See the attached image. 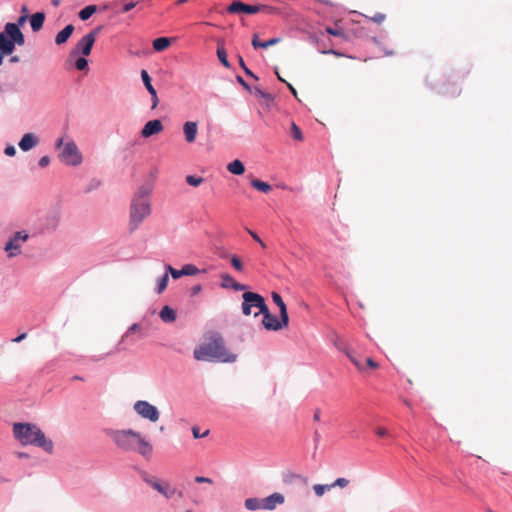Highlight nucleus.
Listing matches in <instances>:
<instances>
[{
    "mask_svg": "<svg viewBox=\"0 0 512 512\" xmlns=\"http://www.w3.org/2000/svg\"><path fill=\"white\" fill-rule=\"evenodd\" d=\"M109 436L114 444L124 451L137 452L146 459L152 455V444L139 432L132 429L112 430Z\"/></svg>",
    "mask_w": 512,
    "mask_h": 512,
    "instance_id": "obj_1",
    "label": "nucleus"
},
{
    "mask_svg": "<svg viewBox=\"0 0 512 512\" xmlns=\"http://www.w3.org/2000/svg\"><path fill=\"white\" fill-rule=\"evenodd\" d=\"M194 358L198 361H217V362H234L236 355L227 351L223 338L216 334L213 335L209 342L203 343L193 352Z\"/></svg>",
    "mask_w": 512,
    "mask_h": 512,
    "instance_id": "obj_2",
    "label": "nucleus"
},
{
    "mask_svg": "<svg viewBox=\"0 0 512 512\" xmlns=\"http://www.w3.org/2000/svg\"><path fill=\"white\" fill-rule=\"evenodd\" d=\"M151 192L152 187L150 185H142L137 189L130 206V232L136 231L144 219L151 214V203L149 199Z\"/></svg>",
    "mask_w": 512,
    "mask_h": 512,
    "instance_id": "obj_3",
    "label": "nucleus"
},
{
    "mask_svg": "<svg viewBox=\"0 0 512 512\" xmlns=\"http://www.w3.org/2000/svg\"><path fill=\"white\" fill-rule=\"evenodd\" d=\"M13 433L22 445H35L47 453H52L53 442L45 437L44 433L34 424L15 423Z\"/></svg>",
    "mask_w": 512,
    "mask_h": 512,
    "instance_id": "obj_4",
    "label": "nucleus"
},
{
    "mask_svg": "<svg viewBox=\"0 0 512 512\" xmlns=\"http://www.w3.org/2000/svg\"><path fill=\"white\" fill-rule=\"evenodd\" d=\"M25 38L17 24L6 23L4 32H0V51L4 55H10L15 49V45L22 46Z\"/></svg>",
    "mask_w": 512,
    "mask_h": 512,
    "instance_id": "obj_5",
    "label": "nucleus"
},
{
    "mask_svg": "<svg viewBox=\"0 0 512 512\" xmlns=\"http://www.w3.org/2000/svg\"><path fill=\"white\" fill-rule=\"evenodd\" d=\"M56 147H62V151L59 153L58 157L61 160V162H63L67 166L76 167L82 163V154L74 141L70 140L64 143L63 139L60 138L56 142Z\"/></svg>",
    "mask_w": 512,
    "mask_h": 512,
    "instance_id": "obj_6",
    "label": "nucleus"
},
{
    "mask_svg": "<svg viewBox=\"0 0 512 512\" xmlns=\"http://www.w3.org/2000/svg\"><path fill=\"white\" fill-rule=\"evenodd\" d=\"M242 312L244 315L258 316L263 310L266 309V303L264 298L254 292H244L242 295Z\"/></svg>",
    "mask_w": 512,
    "mask_h": 512,
    "instance_id": "obj_7",
    "label": "nucleus"
},
{
    "mask_svg": "<svg viewBox=\"0 0 512 512\" xmlns=\"http://www.w3.org/2000/svg\"><path fill=\"white\" fill-rule=\"evenodd\" d=\"M102 27L99 26L83 36L75 45L74 49L71 51V55L82 54L83 56H89L92 50V47L96 41L98 34L101 32Z\"/></svg>",
    "mask_w": 512,
    "mask_h": 512,
    "instance_id": "obj_8",
    "label": "nucleus"
},
{
    "mask_svg": "<svg viewBox=\"0 0 512 512\" xmlns=\"http://www.w3.org/2000/svg\"><path fill=\"white\" fill-rule=\"evenodd\" d=\"M135 412L144 419H148L151 422H157L159 420V411L156 406L150 404L147 401L139 400L134 404Z\"/></svg>",
    "mask_w": 512,
    "mask_h": 512,
    "instance_id": "obj_9",
    "label": "nucleus"
},
{
    "mask_svg": "<svg viewBox=\"0 0 512 512\" xmlns=\"http://www.w3.org/2000/svg\"><path fill=\"white\" fill-rule=\"evenodd\" d=\"M260 314L263 315L262 324L267 330L278 331L288 326V323H285L281 318L279 320L276 316L272 315L267 306Z\"/></svg>",
    "mask_w": 512,
    "mask_h": 512,
    "instance_id": "obj_10",
    "label": "nucleus"
},
{
    "mask_svg": "<svg viewBox=\"0 0 512 512\" xmlns=\"http://www.w3.org/2000/svg\"><path fill=\"white\" fill-rule=\"evenodd\" d=\"M227 12L231 14L236 13H247V14H256L259 13V8H257V5H249L245 4L240 0H234L228 7Z\"/></svg>",
    "mask_w": 512,
    "mask_h": 512,
    "instance_id": "obj_11",
    "label": "nucleus"
},
{
    "mask_svg": "<svg viewBox=\"0 0 512 512\" xmlns=\"http://www.w3.org/2000/svg\"><path fill=\"white\" fill-rule=\"evenodd\" d=\"M163 129L164 127L160 120H150L144 125L143 129L141 130V136L143 138H148L152 135L161 133Z\"/></svg>",
    "mask_w": 512,
    "mask_h": 512,
    "instance_id": "obj_12",
    "label": "nucleus"
},
{
    "mask_svg": "<svg viewBox=\"0 0 512 512\" xmlns=\"http://www.w3.org/2000/svg\"><path fill=\"white\" fill-rule=\"evenodd\" d=\"M140 331H141V326L139 324L134 323L133 325H131L128 328V330L126 331V333L122 336V338H121L120 342L118 343V345L116 346V348L114 350L107 352L106 355H112L116 352H120V351L124 350L125 347L122 346L123 344H125L126 342H133L130 339L131 334L140 332Z\"/></svg>",
    "mask_w": 512,
    "mask_h": 512,
    "instance_id": "obj_13",
    "label": "nucleus"
},
{
    "mask_svg": "<svg viewBox=\"0 0 512 512\" xmlns=\"http://www.w3.org/2000/svg\"><path fill=\"white\" fill-rule=\"evenodd\" d=\"M28 239V234L25 232H16L14 237L10 239L5 245V251L9 252V257H13L15 253L13 250L20 248L19 241L25 242Z\"/></svg>",
    "mask_w": 512,
    "mask_h": 512,
    "instance_id": "obj_14",
    "label": "nucleus"
},
{
    "mask_svg": "<svg viewBox=\"0 0 512 512\" xmlns=\"http://www.w3.org/2000/svg\"><path fill=\"white\" fill-rule=\"evenodd\" d=\"M144 480L159 493L164 495L166 498H171L175 494V489L171 488L169 484H161L153 478H144Z\"/></svg>",
    "mask_w": 512,
    "mask_h": 512,
    "instance_id": "obj_15",
    "label": "nucleus"
},
{
    "mask_svg": "<svg viewBox=\"0 0 512 512\" xmlns=\"http://www.w3.org/2000/svg\"><path fill=\"white\" fill-rule=\"evenodd\" d=\"M285 498L280 493H273L262 500V509L273 510L277 505L283 504Z\"/></svg>",
    "mask_w": 512,
    "mask_h": 512,
    "instance_id": "obj_16",
    "label": "nucleus"
},
{
    "mask_svg": "<svg viewBox=\"0 0 512 512\" xmlns=\"http://www.w3.org/2000/svg\"><path fill=\"white\" fill-rule=\"evenodd\" d=\"M183 133L187 143L195 142L198 133V123L194 121L185 122L183 125Z\"/></svg>",
    "mask_w": 512,
    "mask_h": 512,
    "instance_id": "obj_17",
    "label": "nucleus"
},
{
    "mask_svg": "<svg viewBox=\"0 0 512 512\" xmlns=\"http://www.w3.org/2000/svg\"><path fill=\"white\" fill-rule=\"evenodd\" d=\"M221 287L222 288H232L235 291H243L246 289V286L237 282L231 275L225 273L221 276Z\"/></svg>",
    "mask_w": 512,
    "mask_h": 512,
    "instance_id": "obj_18",
    "label": "nucleus"
},
{
    "mask_svg": "<svg viewBox=\"0 0 512 512\" xmlns=\"http://www.w3.org/2000/svg\"><path fill=\"white\" fill-rule=\"evenodd\" d=\"M39 143V139L32 133L23 135L19 142V147L22 151H29Z\"/></svg>",
    "mask_w": 512,
    "mask_h": 512,
    "instance_id": "obj_19",
    "label": "nucleus"
},
{
    "mask_svg": "<svg viewBox=\"0 0 512 512\" xmlns=\"http://www.w3.org/2000/svg\"><path fill=\"white\" fill-rule=\"evenodd\" d=\"M272 300L273 302L279 307L280 310V317L285 323H289V317L287 313V307L284 303L282 297L277 292L272 293Z\"/></svg>",
    "mask_w": 512,
    "mask_h": 512,
    "instance_id": "obj_20",
    "label": "nucleus"
},
{
    "mask_svg": "<svg viewBox=\"0 0 512 512\" xmlns=\"http://www.w3.org/2000/svg\"><path fill=\"white\" fill-rule=\"evenodd\" d=\"M74 26L72 24H68L64 27L60 32L57 33L55 37V43L57 45H62L67 42V40L71 37L74 32Z\"/></svg>",
    "mask_w": 512,
    "mask_h": 512,
    "instance_id": "obj_21",
    "label": "nucleus"
},
{
    "mask_svg": "<svg viewBox=\"0 0 512 512\" xmlns=\"http://www.w3.org/2000/svg\"><path fill=\"white\" fill-rule=\"evenodd\" d=\"M45 20V14L43 12H37L30 18V25L34 32L41 30Z\"/></svg>",
    "mask_w": 512,
    "mask_h": 512,
    "instance_id": "obj_22",
    "label": "nucleus"
},
{
    "mask_svg": "<svg viewBox=\"0 0 512 512\" xmlns=\"http://www.w3.org/2000/svg\"><path fill=\"white\" fill-rule=\"evenodd\" d=\"M159 316L165 323H171L176 320V312L167 305L161 309Z\"/></svg>",
    "mask_w": 512,
    "mask_h": 512,
    "instance_id": "obj_23",
    "label": "nucleus"
},
{
    "mask_svg": "<svg viewBox=\"0 0 512 512\" xmlns=\"http://www.w3.org/2000/svg\"><path fill=\"white\" fill-rule=\"evenodd\" d=\"M227 170L232 174L242 175L245 172V167L240 160L236 159L228 164Z\"/></svg>",
    "mask_w": 512,
    "mask_h": 512,
    "instance_id": "obj_24",
    "label": "nucleus"
},
{
    "mask_svg": "<svg viewBox=\"0 0 512 512\" xmlns=\"http://www.w3.org/2000/svg\"><path fill=\"white\" fill-rule=\"evenodd\" d=\"M250 184L253 188L263 193H269L272 191V186L269 183L261 181L259 179H252L250 181Z\"/></svg>",
    "mask_w": 512,
    "mask_h": 512,
    "instance_id": "obj_25",
    "label": "nucleus"
},
{
    "mask_svg": "<svg viewBox=\"0 0 512 512\" xmlns=\"http://www.w3.org/2000/svg\"><path fill=\"white\" fill-rule=\"evenodd\" d=\"M171 40L167 37H159L153 41V48L156 51H164L170 46Z\"/></svg>",
    "mask_w": 512,
    "mask_h": 512,
    "instance_id": "obj_26",
    "label": "nucleus"
},
{
    "mask_svg": "<svg viewBox=\"0 0 512 512\" xmlns=\"http://www.w3.org/2000/svg\"><path fill=\"white\" fill-rule=\"evenodd\" d=\"M96 11V5H88L79 12L78 16L81 20L85 21L88 20Z\"/></svg>",
    "mask_w": 512,
    "mask_h": 512,
    "instance_id": "obj_27",
    "label": "nucleus"
},
{
    "mask_svg": "<svg viewBox=\"0 0 512 512\" xmlns=\"http://www.w3.org/2000/svg\"><path fill=\"white\" fill-rule=\"evenodd\" d=\"M217 56H218V59L219 61L226 67V68H230V63L227 59V52L224 48V45L223 43L222 44H218V48H217Z\"/></svg>",
    "mask_w": 512,
    "mask_h": 512,
    "instance_id": "obj_28",
    "label": "nucleus"
},
{
    "mask_svg": "<svg viewBox=\"0 0 512 512\" xmlns=\"http://www.w3.org/2000/svg\"><path fill=\"white\" fill-rule=\"evenodd\" d=\"M245 507L251 511L262 509V501L257 498H248L245 500Z\"/></svg>",
    "mask_w": 512,
    "mask_h": 512,
    "instance_id": "obj_29",
    "label": "nucleus"
},
{
    "mask_svg": "<svg viewBox=\"0 0 512 512\" xmlns=\"http://www.w3.org/2000/svg\"><path fill=\"white\" fill-rule=\"evenodd\" d=\"M141 77H142L143 83L149 93L156 91L155 88L153 87V85L151 84V78L146 70L141 71Z\"/></svg>",
    "mask_w": 512,
    "mask_h": 512,
    "instance_id": "obj_30",
    "label": "nucleus"
},
{
    "mask_svg": "<svg viewBox=\"0 0 512 512\" xmlns=\"http://www.w3.org/2000/svg\"><path fill=\"white\" fill-rule=\"evenodd\" d=\"M230 263L236 271H238V272L244 271L243 263L237 255L233 254L230 256Z\"/></svg>",
    "mask_w": 512,
    "mask_h": 512,
    "instance_id": "obj_31",
    "label": "nucleus"
},
{
    "mask_svg": "<svg viewBox=\"0 0 512 512\" xmlns=\"http://www.w3.org/2000/svg\"><path fill=\"white\" fill-rule=\"evenodd\" d=\"M199 272H200V270L193 264H185L182 267V273L184 276H193Z\"/></svg>",
    "mask_w": 512,
    "mask_h": 512,
    "instance_id": "obj_32",
    "label": "nucleus"
},
{
    "mask_svg": "<svg viewBox=\"0 0 512 512\" xmlns=\"http://www.w3.org/2000/svg\"><path fill=\"white\" fill-rule=\"evenodd\" d=\"M168 282H169V276H168V273H165L158 280V286H157L158 294H161L167 288Z\"/></svg>",
    "mask_w": 512,
    "mask_h": 512,
    "instance_id": "obj_33",
    "label": "nucleus"
},
{
    "mask_svg": "<svg viewBox=\"0 0 512 512\" xmlns=\"http://www.w3.org/2000/svg\"><path fill=\"white\" fill-rule=\"evenodd\" d=\"M186 182L190 186L198 187L204 182V178L200 176L188 175L186 176Z\"/></svg>",
    "mask_w": 512,
    "mask_h": 512,
    "instance_id": "obj_34",
    "label": "nucleus"
},
{
    "mask_svg": "<svg viewBox=\"0 0 512 512\" xmlns=\"http://www.w3.org/2000/svg\"><path fill=\"white\" fill-rule=\"evenodd\" d=\"M252 92L255 96L265 99L266 101H273V96L268 93L261 90L259 87H254Z\"/></svg>",
    "mask_w": 512,
    "mask_h": 512,
    "instance_id": "obj_35",
    "label": "nucleus"
},
{
    "mask_svg": "<svg viewBox=\"0 0 512 512\" xmlns=\"http://www.w3.org/2000/svg\"><path fill=\"white\" fill-rule=\"evenodd\" d=\"M331 489V485L330 484H327V485H323V484H315L313 486V490L315 492V494L318 496V497H321L324 495V493L327 491V490H330Z\"/></svg>",
    "mask_w": 512,
    "mask_h": 512,
    "instance_id": "obj_36",
    "label": "nucleus"
},
{
    "mask_svg": "<svg viewBox=\"0 0 512 512\" xmlns=\"http://www.w3.org/2000/svg\"><path fill=\"white\" fill-rule=\"evenodd\" d=\"M346 355L350 359V361L356 366V368L358 370L362 371L364 369V365L358 359V357H356V355L354 353L347 351Z\"/></svg>",
    "mask_w": 512,
    "mask_h": 512,
    "instance_id": "obj_37",
    "label": "nucleus"
},
{
    "mask_svg": "<svg viewBox=\"0 0 512 512\" xmlns=\"http://www.w3.org/2000/svg\"><path fill=\"white\" fill-rule=\"evenodd\" d=\"M291 135L295 140L302 141L303 135L300 128L293 122L291 125Z\"/></svg>",
    "mask_w": 512,
    "mask_h": 512,
    "instance_id": "obj_38",
    "label": "nucleus"
},
{
    "mask_svg": "<svg viewBox=\"0 0 512 512\" xmlns=\"http://www.w3.org/2000/svg\"><path fill=\"white\" fill-rule=\"evenodd\" d=\"M257 8H259V12H263L266 14H276L278 13V9L265 4H257Z\"/></svg>",
    "mask_w": 512,
    "mask_h": 512,
    "instance_id": "obj_39",
    "label": "nucleus"
},
{
    "mask_svg": "<svg viewBox=\"0 0 512 512\" xmlns=\"http://www.w3.org/2000/svg\"><path fill=\"white\" fill-rule=\"evenodd\" d=\"M326 32L332 36H335V37H344L345 35V32L342 28H339V27H327L326 28Z\"/></svg>",
    "mask_w": 512,
    "mask_h": 512,
    "instance_id": "obj_40",
    "label": "nucleus"
},
{
    "mask_svg": "<svg viewBox=\"0 0 512 512\" xmlns=\"http://www.w3.org/2000/svg\"><path fill=\"white\" fill-rule=\"evenodd\" d=\"M166 269H167L166 273H170L173 279H178V278L184 276L182 273V269L177 270V269L173 268L171 265H167Z\"/></svg>",
    "mask_w": 512,
    "mask_h": 512,
    "instance_id": "obj_41",
    "label": "nucleus"
},
{
    "mask_svg": "<svg viewBox=\"0 0 512 512\" xmlns=\"http://www.w3.org/2000/svg\"><path fill=\"white\" fill-rule=\"evenodd\" d=\"M238 60H239V64H240L241 68L244 70L246 75H248V76H250V77H252V78L257 80L258 79L257 76L249 68L246 67L245 62H244L242 56H238Z\"/></svg>",
    "mask_w": 512,
    "mask_h": 512,
    "instance_id": "obj_42",
    "label": "nucleus"
},
{
    "mask_svg": "<svg viewBox=\"0 0 512 512\" xmlns=\"http://www.w3.org/2000/svg\"><path fill=\"white\" fill-rule=\"evenodd\" d=\"M88 66V61L84 57H80L75 62V68L79 71L85 70Z\"/></svg>",
    "mask_w": 512,
    "mask_h": 512,
    "instance_id": "obj_43",
    "label": "nucleus"
},
{
    "mask_svg": "<svg viewBox=\"0 0 512 512\" xmlns=\"http://www.w3.org/2000/svg\"><path fill=\"white\" fill-rule=\"evenodd\" d=\"M349 484V480L346 478H337L331 485V489L334 487L345 488Z\"/></svg>",
    "mask_w": 512,
    "mask_h": 512,
    "instance_id": "obj_44",
    "label": "nucleus"
},
{
    "mask_svg": "<svg viewBox=\"0 0 512 512\" xmlns=\"http://www.w3.org/2000/svg\"><path fill=\"white\" fill-rule=\"evenodd\" d=\"M192 434L195 439L204 438L209 434V430H206L205 432L200 433L199 427L194 426V427H192Z\"/></svg>",
    "mask_w": 512,
    "mask_h": 512,
    "instance_id": "obj_45",
    "label": "nucleus"
},
{
    "mask_svg": "<svg viewBox=\"0 0 512 512\" xmlns=\"http://www.w3.org/2000/svg\"><path fill=\"white\" fill-rule=\"evenodd\" d=\"M137 5V2H134V1H130V2H127V3H124L122 9L120 12L122 13H126V12H129L131 11L132 9H134Z\"/></svg>",
    "mask_w": 512,
    "mask_h": 512,
    "instance_id": "obj_46",
    "label": "nucleus"
},
{
    "mask_svg": "<svg viewBox=\"0 0 512 512\" xmlns=\"http://www.w3.org/2000/svg\"><path fill=\"white\" fill-rule=\"evenodd\" d=\"M251 44L255 49L263 48V42L260 41L258 34L253 35Z\"/></svg>",
    "mask_w": 512,
    "mask_h": 512,
    "instance_id": "obj_47",
    "label": "nucleus"
},
{
    "mask_svg": "<svg viewBox=\"0 0 512 512\" xmlns=\"http://www.w3.org/2000/svg\"><path fill=\"white\" fill-rule=\"evenodd\" d=\"M281 41L280 38H271L267 41H264L263 42V48H268L270 46H273V45H276L278 44L279 42Z\"/></svg>",
    "mask_w": 512,
    "mask_h": 512,
    "instance_id": "obj_48",
    "label": "nucleus"
},
{
    "mask_svg": "<svg viewBox=\"0 0 512 512\" xmlns=\"http://www.w3.org/2000/svg\"><path fill=\"white\" fill-rule=\"evenodd\" d=\"M247 232L250 234V236L256 241L258 242L263 248L266 247L265 243L260 239V237L252 230L250 229H246Z\"/></svg>",
    "mask_w": 512,
    "mask_h": 512,
    "instance_id": "obj_49",
    "label": "nucleus"
},
{
    "mask_svg": "<svg viewBox=\"0 0 512 512\" xmlns=\"http://www.w3.org/2000/svg\"><path fill=\"white\" fill-rule=\"evenodd\" d=\"M151 95V101H152V109H155L159 103V99H158V96H157V92L154 91L152 93H149Z\"/></svg>",
    "mask_w": 512,
    "mask_h": 512,
    "instance_id": "obj_50",
    "label": "nucleus"
},
{
    "mask_svg": "<svg viewBox=\"0 0 512 512\" xmlns=\"http://www.w3.org/2000/svg\"><path fill=\"white\" fill-rule=\"evenodd\" d=\"M194 480H195L196 483H208V484H211L213 482L211 478L203 477V476H196Z\"/></svg>",
    "mask_w": 512,
    "mask_h": 512,
    "instance_id": "obj_51",
    "label": "nucleus"
},
{
    "mask_svg": "<svg viewBox=\"0 0 512 512\" xmlns=\"http://www.w3.org/2000/svg\"><path fill=\"white\" fill-rule=\"evenodd\" d=\"M50 163V158L48 156H43L39 160V166L44 168L47 167Z\"/></svg>",
    "mask_w": 512,
    "mask_h": 512,
    "instance_id": "obj_52",
    "label": "nucleus"
},
{
    "mask_svg": "<svg viewBox=\"0 0 512 512\" xmlns=\"http://www.w3.org/2000/svg\"><path fill=\"white\" fill-rule=\"evenodd\" d=\"M4 152H5V154H6L7 156L12 157V156H14V155L16 154V149H15V147H14V146L10 145V146H7V147L5 148V151H4Z\"/></svg>",
    "mask_w": 512,
    "mask_h": 512,
    "instance_id": "obj_53",
    "label": "nucleus"
},
{
    "mask_svg": "<svg viewBox=\"0 0 512 512\" xmlns=\"http://www.w3.org/2000/svg\"><path fill=\"white\" fill-rule=\"evenodd\" d=\"M372 20L376 23H381L385 20V15L382 13H377L372 17Z\"/></svg>",
    "mask_w": 512,
    "mask_h": 512,
    "instance_id": "obj_54",
    "label": "nucleus"
},
{
    "mask_svg": "<svg viewBox=\"0 0 512 512\" xmlns=\"http://www.w3.org/2000/svg\"><path fill=\"white\" fill-rule=\"evenodd\" d=\"M237 81L244 87V89L252 93L251 87L244 81L241 76H237Z\"/></svg>",
    "mask_w": 512,
    "mask_h": 512,
    "instance_id": "obj_55",
    "label": "nucleus"
},
{
    "mask_svg": "<svg viewBox=\"0 0 512 512\" xmlns=\"http://www.w3.org/2000/svg\"><path fill=\"white\" fill-rule=\"evenodd\" d=\"M366 365L372 369H377L378 368V364L372 359V358H367L366 359Z\"/></svg>",
    "mask_w": 512,
    "mask_h": 512,
    "instance_id": "obj_56",
    "label": "nucleus"
},
{
    "mask_svg": "<svg viewBox=\"0 0 512 512\" xmlns=\"http://www.w3.org/2000/svg\"><path fill=\"white\" fill-rule=\"evenodd\" d=\"M376 434L378 436L384 437V436L388 435V431L385 428H383V427H379V428L376 429Z\"/></svg>",
    "mask_w": 512,
    "mask_h": 512,
    "instance_id": "obj_57",
    "label": "nucleus"
},
{
    "mask_svg": "<svg viewBox=\"0 0 512 512\" xmlns=\"http://www.w3.org/2000/svg\"><path fill=\"white\" fill-rule=\"evenodd\" d=\"M202 290L201 285H195L191 288L192 295H197Z\"/></svg>",
    "mask_w": 512,
    "mask_h": 512,
    "instance_id": "obj_58",
    "label": "nucleus"
},
{
    "mask_svg": "<svg viewBox=\"0 0 512 512\" xmlns=\"http://www.w3.org/2000/svg\"><path fill=\"white\" fill-rule=\"evenodd\" d=\"M26 337H27V334H26V333H22V334H20L19 336H17L16 338H14V339H13V342H15V343H19V342H21L22 340H24Z\"/></svg>",
    "mask_w": 512,
    "mask_h": 512,
    "instance_id": "obj_59",
    "label": "nucleus"
},
{
    "mask_svg": "<svg viewBox=\"0 0 512 512\" xmlns=\"http://www.w3.org/2000/svg\"><path fill=\"white\" fill-rule=\"evenodd\" d=\"M118 5V1H113L107 5L104 6L105 9H116Z\"/></svg>",
    "mask_w": 512,
    "mask_h": 512,
    "instance_id": "obj_60",
    "label": "nucleus"
},
{
    "mask_svg": "<svg viewBox=\"0 0 512 512\" xmlns=\"http://www.w3.org/2000/svg\"><path fill=\"white\" fill-rule=\"evenodd\" d=\"M26 19H27V15H23V16L19 17V19L16 23L18 25V27L23 25L26 22Z\"/></svg>",
    "mask_w": 512,
    "mask_h": 512,
    "instance_id": "obj_61",
    "label": "nucleus"
},
{
    "mask_svg": "<svg viewBox=\"0 0 512 512\" xmlns=\"http://www.w3.org/2000/svg\"><path fill=\"white\" fill-rule=\"evenodd\" d=\"M287 86L290 89V91L292 92V94L297 98L298 95H297L296 89L290 83H287Z\"/></svg>",
    "mask_w": 512,
    "mask_h": 512,
    "instance_id": "obj_62",
    "label": "nucleus"
},
{
    "mask_svg": "<svg viewBox=\"0 0 512 512\" xmlns=\"http://www.w3.org/2000/svg\"><path fill=\"white\" fill-rule=\"evenodd\" d=\"M323 53H327V54H333L335 56H341V54L335 50H328V51H323Z\"/></svg>",
    "mask_w": 512,
    "mask_h": 512,
    "instance_id": "obj_63",
    "label": "nucleus"
},
{
    "mask_svg": "<svg viewBox=\"0 0 512 512\" xmlns=\"http://www.w3.org/2000/svg\"><path fill=\"white\" fill-rule=\"evenodd\" d=\"M314 420L319 421L320 420V410H316L314 413Z\"/></svg>",
    "mask_w": 512,
    "mask_h": 512,
    "instance_id": "obj_64",
    "label": "nucleus"
}]
</instances>
